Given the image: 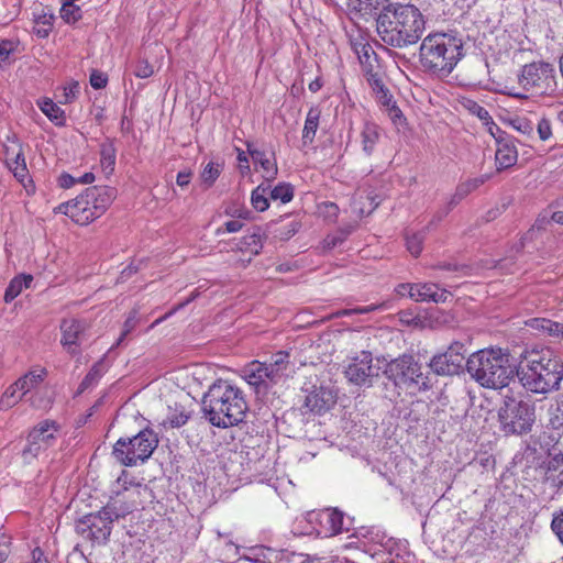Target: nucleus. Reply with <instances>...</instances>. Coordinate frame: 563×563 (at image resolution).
<instances>
[{"label":"nucleus","instance_id":"nucleus-1","mask_svg":"<svg viewBox=\"0 0 563 563\" xmlns=\"http://www.w3.org/2000/svg\"><path fill=\"white\" fill-rule=\"evenodd\" d=\"M424 27L422 13L412 4L388 3L376 18V31L380 40L397 48L416 44Z\"/></svg>","mask_w":563,"mask_h":563},{"label":"nucleus","instance_id":"nucleus-2","mask_svg":"<svg viewBox=\"0 0 563 563\" xmlns=\"http://www.w3.org/2000/svg\"><path fill=\"white\" fill-rule=\"evenodd\" d=\"M247 404L243 391L228 380L213 383L202 398V412L214 427L238 426L245 418Z\"/></svg>","mask_w":563,"mask_h":563},{"label":"nucleus","instance_id":"nucleus-3","mask_svg":"<svg viewBox=\"0 0 563 563\" xmlns=\"http://www.w3.org/2000/svg\"><path fill=\"white\" fill-rule=\"evenodd\" d=\"M521 385L534 394H548L560 388L563 364L551 351H527L516 371Z\"/></svg>","mask_w":563,"mask_h":563},{"label":"nucleus","instance_id":"nucleus-4","mask_svg":"<svg viewBox=\"0 0 563 563\" xmlns=\"http://www.w3.org/2000/svg\"><path fill=\"white\" fill-rule=\"evenodd\" d=\"M419 57L424 71L444 78L463 57L462 40L448 33L429 34L422 40Z\"/></svg>","mask_w":563,"mask_h":563},{"label":"nucleus","instance_id":"nucleus-5","mask_svg":"<svg viewBox=\"0 0 563 563\" xmlns=\"http://www.w3.org/2000/svg\"><path fill=\"white\" fill-rule=\"evenodd\" d=\"M509 357V353L503 349L481 350L467 358L466 368L481 386L492 389L504 388L515 375Z\"/></svg>","mask_w":563,"mask_h":563},{"label":"nucleus","instance_id":"nucleus-6","mask_svg":"<svg viewBox=\"0 0 563 563\" xmlns=\"http://www.w3.org/2000/svg\"><path fill=\"white\" fill-rule=\"evenodd\" d=\"M114 197V188L93 186L87 188L75 199L60 203L55 210L58 213L69 217L79 225H87L107 211Z\"/></svg>","mask_w":563,"mask_h":563},{"label":"nucleus","instance_id":"nucleus-7","mask_svg":"<svg viewBox=\"0 0 563 563\" xmlns=\"http://www.w3.org/2000/svg\"><path fill=\"white\" fill-rule=\"evenodd\" d=\"M158 445V437L151 429H143L132 438H120L113 445L112 454L124 466L146 462Z\"/></svg>","mask_w":563,"mask_h":563},{"label":"nucleus","instance_id":"nucleus-8","mask_svg":"<svg viewBox=\"0 0 563 563\" xmlns=\"http://www.w3.org/2000/svg\"><path fill=\"white\" fill-rule=\"evenodd\" d=\"M518 82L531 95L552 96L558 90L555 67L543 60L526 64L518 75Z\"/></svg>","mask_w":563,"mask_h":563},{"label":"nucleus","instance_id":"nucleus-9","mask_svg":"<svg viewBox=\"0 0 563 563\" xmlns=\"http://www.w3.org/2000/svg\"><path fill=\"white\" fill-rule=\"evenodd\" d=\"M500 428L505 434L528 433L534 422V408L522 400L508 398L498 411Z\"/></svg>","mask_w":563,"mask_h":563},{"label":"nucleus","instance_id":"nucleus-10","mask_svg":"<svg viewBox=\"0 0 563 563\" xmlns=\"http://www.w3.org/2000/svg\"><path fill=\"white\" fill-rule=\"evenodd\" d=\"M384 373L398 386L417 387L419 390H428L431 387L429 377L423 375L421 365L412 355L404 354L390 361Z\"/></svg>","mask_w":563,"mask_h":563},{"label":"nucleus","instance_id":"nucleus-11","mask_svg":"<svg viewBox=\"0 0 563 563\" xmlns=\"http://www.w3.org/2000/svg\"><path fill=\"white\" fill-rule=\"evenodd\" d=\"M121 515L110 505L103 507L98 512H91L84 516L76 526V530L84 538L98 544L104 543L112 529V522Z\"/></svg>","mask_w":563,"mask_h":563},{"label":"nucleus","instance_id":"nucleus-12","mask_svg":"<svg viewBox=\"0 0 563 563\" xmlns=\"http://www.w3.org/2000/svg\"><path fill=\"white\" fill-rule=\"evenodd\" d=\"M59 426L53 420H44L36 424L27 435V444L22 451V457L31 463L41 452L54 445Z\"/></svg>","mask_w":563,"mask_h":563},{"label":"nucleus","instance_id":"nucleus-13","mask_svg":"<svg viewBox=\"0 0 563 563\" xmlns=\"http://www.w3.org/2000/svg\"><path fill=\"white\" fill-rule=\"evenodd\" d=\"M464 360V344L453 342L444 353L437 354L430 360L429 367L437 375L451 376L460 373Z\"/></svg>","mask_w":563,"mask_h":563},{"label":"nucleus","instance_id":"nucleus-14","mask_svg":"<svg viewBox=\"0 0 563 563\" xmlns=\"http://www.w3.org/2000/svg\"><path fill=\"white\" fill-rule=\"evenodd\" d=\"M243 378L255 388L257 393L265 391L277 384V371L269 368L267 363L253 361L242 369Z\"/></svg>","mask_w":563,"mask_h":563},{"label":"nucleus","instance_id":"nucleus-15","mask_svg":"<svg viewBox=\"0 0 563 563\" xmlns=\"http://www.w3.org/2000/svg\"><path fill=\"white\" fill-rule=\"evenodd\" d=\"M372 362L371 352L362 351L345 368L344 373L349 382L357 386L371 385L372 377L377 375Z\"/></svg>","mask_w":563,"mask_h":563},{"label":"nucleus","instance_id":"nucleus-16","mask_svg":"<svg viewBox=\"0 0 563 563\" xmlns=\"http://www.w3.org/2000/svg\"><path fill=\"white\" fill-rule=\"evenodd\" d=\"M62 345L71 354H78V346L85 339L86 324L77 319H65L60 324Z\"/></svg>","mask_w":563,"mask_h":563},{"label":"nucleus","instance_id":"nucleus-17","mask_svg":"<svg viewBox=\"0 0 563 563\" xmlns=\"http://www.w3.org/2000/svg\"><path fill=\"white\" fill-rule=\"evenodd\" d=\"M4 161L14 177L23 183L29 175L22 145L15 140H8L4 145Z\"/></svg>","mask_w":563,"mask_h":563},{"label":"nucleus","instance_id":"nucleus-18","mask_svg":"<svg viewBox=\"0 0 563 563\" xmlns=\"http://www.w3.org/2000/svg\"><path fill=\"white\" fill-rule=\"evenodd\" d=\"M451 296L450 291L440 288L437 284H415L410 287V298L415 301L445 302Z\"/></svg>","mask_w":563,"mask_h":563},{"label":"nucleus","instance_id":"nucleus-19","mask_svg":"<svg viewBox=\"0 0 563 563\" xmlns=\"http://www.w3.org/2000/svg\"><path fill=\"white\" fill-rule=\"evenodd\" d=\"M246 148L253 163L261 166L265 180L271 181L275 179L278 173L275 159L269 158L264 151L256 148L253 143H247Z\"/></svg>","mask_w":563,"mask_h":563},{"label":"nucleus","instance_id":"nucleus-20","mask_svg":"<svg viewBox=\"0 0 563 563\" xmlns=\"http://www.w3.org/2000/svg\"><path fill=\"white\" fill-rule=\"evenodd\" d=\"M518 159V152L515 144L507 139L497 140L495 161L497 169H506L514 166Z\"/></svg>","mask_w":563,"mask_h":563},{"label":"nucleus","instance_id":"nucleus-21","mask_svg":"<svg viewBox=\"0 0 563 563\" xmlns=\"http://www.w3.org/2000/svg\"><path fill=\"white\" fill-rule=\"evenodd\" d=\"M344 515L338 509H325L319 514V522L325 536H335L344 530Z\"/></svg>","mask_w":563,"mask_h":563},{"label":"nucleus","instance_id":"nucleus-22","mask_svg":"<svg viewBox=\"0 0 563 563\" xmlns=\"http://www.w3.org/2000/svg\"><path fill=\"white\" fill-rule=\"evenodd\" d=\"M388 3V0H347L346 5L351 13L367 18L378 15V11H384Z\"/></svg>","mask_w":563,"mask_h":563},{"label":"nucleus","instance_id":"nucleus-23","mask_svg":"<svg viewBox=\"0 0 563 563\" xmlns=\"http://www.w3.org/2000/svg\"><path fill=\"white\" fill-rule=\"evenodd\" d=\"M45 376L46 371L44 368L30 371L14 382L15 387L19 388L24 397H26L29 394H33L37 390V387L43 383Z\"/></svg>","mask_w":563,"mask_h":563},{"label":"nucleus","instance_id":"nucleus-24","mask_svg":"<svg viewBox=\"0 0 563 563\" xmlns=\"http://www.w3.org/2000/svg\"><path fill=\"white\" fill-rule=\"evenodd\" d=\"M305 405L309 410L321 413L329 410L331 406L334 405V398L330 391L321 388L310 393L306 397Z\"/></svg>","mask_w":563,"mask_h":563},{"label":"nucleus","instance_id":"nucleus-25","mask_svg":"<svg viewBox=\"0 0 563 563\" xmlns=\"http://www.w3.org/2000/svg\"><path fill=\"white\" fill-rule=\"evenodd\" d=\"M532 329L540 331L551 338L563 340V323L547 319V318H534L528 323Z\"/></svg>","mask_w":563,"mask_h":563},{"label":"nucleus","instance_id":"nucleus-26","mask_svg":"<svg viewBox=\"0 0 563 563\" xmlns=\"http://www.w3.org/2000/svg\"><path fill=\"white\" fill-rule=\"evenodd\" d=\"M41 111L56 125H64L66 121L64 110L52 99L43 98L37 101Z\"/></svg>","mask_w":563,"mask_h":563},{"label":"nucleus","instance_id":"nucleus-27","mask_svg":"<svg viewBox=\"0 0 563 563\" xmlns=\"http://www.w3.org/2000/svg\"><path fill=\"white\" fill-rule=\"evenodd\" d=\"M222 170L223 163L218 161H210L209 163H207L199 175L200 184L203 187V189L211 188L219 178V176L221 175Z\"/></svg>","mask_w":563,"mask_h":563},{"label":"nucleus","instance_id":"nucleus-28","mask_svg":"<svg viewBox=\"0 0 563 563\" xmlns=\"http://www.w3.org/2000/svg\"><path fill=\"white\" fill-rule=\"evenodd\" d=\"M32 282L33 277L31 275H22L14 277L5 289L3 297L4 301L8 303L14 300L24 288L30 287Z\"/></svg>","mask_w":563,"mask_h":563},{"label":"nucleus","instance_id":"nucleus-29","mask_svg":"<svg viewBox=\"0 0 563 563\" xmlns=\"http://www.w3.org/2000/svg\"><path fill=\"white\" fill-rule=\"evenodd\" d=\"M320 119V110L318 108H311L306 117L305 125L302 130V141L305 144L312 143L314 140Z\"/></svg>","mask_w":563,"mask_h":563},{"label":"nucleus","instance_id":"nucleus-30","mask_svg":"<svg viewBox=\"0 0 563 563\" xmlns=\"http://www.w3.org/2000/svg\"><path fill=\"white\" fill-rule=\"evenodd\" d=\"M363 151L371 155L379 140V129L375 123L366 122L361 133Z\"/></svg>","mask_w":563,"mask_h":563},{"label":"nucleus","instance_id":"nucleus-31","mask_svg":"<svg viewBox=\"0 0 563 563\" xmlns=\"http://www.w3.org/2000/svg\"><path fill=\"white\" fill-rule=\"evenodd\" d=\"M353 49L358 56V59L363 65L364 69L374 68L373 62L376 60V54L371 44L363 41L353 42Z\"/></svg>","mask_w":563,"mask_h":563},{"label":"nucleus","instance_id":"nucleus-32","mask_svg":"<svg viewBox=\"0 0 563 563\" xmlns=\"http://www.w3.org/2000/svg\"><path fill=\"white\" fill-rule=\"evenodd\" d=\"M488 175H481L461 183L455 190L454 199L457 201L464 199L472 191L484 185L488 180Z\"/></svg>","mask_w":563,"mask_h":563},{"label":"nucleus","instance_id":"nucleus-33","mask_svg":"<svg viewBox=\"0 0 563 563\" xmlns=\"http://www.w3.org/2000/svg\"><path fill=\"white\" fill-rule=\"evenodd\" d=\"M54 15L49 12H42L35 15L33 32L41 38L48 36L53 29Z\"/></svg>","mask_w":563,"mask_h":563},{"label":"nucleus","instance_id":"nucleus-34","mask_svg":"<svg viewBox=\"0 0 563 563\" xmlns=\"http://www.w3.org/2000/svg\"><path fill=\"white\" fill-rule=\"evenodd\" d=\"M106 373V366L102 360L93 364L88 374L85 376L79 385V390L84 391L87 388L92 387Z\"/></svg>","mask_w":563,"mask_h":563},{"label":"nucleus","instance_id":"nucleus-35","mask_svg":"<svg viewBox=\"0 0 563 563\" xmlns=\"http://www.w3.org/2000/svg\"><path fill=\"white\" fill-rule=\"evenodd\" d=\"M269 191V186L264 184L257 186L251 195V203L253 208L260 212H263L268 209L269 202L267 198V194Z\"/></svg>","mask_w":563,"mask_h":563},{"label":"nucleus","instance_id":"nucleus-36","mask_svg":"<svg viewBox=\"0 0 563 563\" xmlns=\"http://www.w3.org/2000/svg\"><path fill=\"white\" fill-rule=\"evenodd\" d=\"M23 397L19 388L15 387V383H13L2 394L0 398V409L8 410L14 407Z\"/></svg>","mask_w":563,"mask_h":563},{"label":"nucleus","instance_id":"nucleus-37","mask_svg":"<svg viewBox=\"0 0 563 563\" xmlns=\"http://www.w3.org/2000/svg\"><path fill=\"white\" fill-rule=\"evenodd\" d=\"M272 200H279L283 203H287L294 198V187L290 184L282 183L269 191Z\"/></svg>","mask_w":563,"mask_h":563},{"label":"nucleus","instance_id":"nucleus-38","mask_svg":"<svg viewBox=\"0 0 563 563\" xmlns=\"http://www.w3.org/2000/svg\"><path fill=\"white\" fill-rule=\"evenodd\" d=\"M60 18L66 23H75L81 19V9L70 1H65L60 8Z\"/></svg>","mask_w":563,"mask_h":563},{"label":"nucleus","instance_id":"nucleus-39","mask_svg":"<svg viewBox=\"0 0 563 563\" xmlns=\"http://www.w3.org/2000/svg\"><path fill=\"white\" fill-rule=\"evenodd\" d=\"M289 354L287 352L280 351L274 355L273 361L267 364L271 369L274 372L277 371V382H279L285 375V371L287 368Z\"/></svg>","mask_w":563,"mask_h":563},{"label":"nucleus","instance_id":"nucleus-40","mask_svg":"<svg viewBox=\"0 0 563 563\" xmlns=\"http://www.w3.org/2000/svg\"><path fill=\"white\" fill-rule=\"evenodd\" d=\"M461 104L465 110H467L471 114L477 117L482 122L487 121L489 119V112L484 107L478 104L475 100L464 98L461 101Z\"/></svg>","mask_w":563,"mask_h":563},{"label":"nucleus","instance_id":"nucleus-41","mask_svg":"<svg viewBox=\"0 0 563 563\" xmlns=\"http://www.w3.org/2000/svg\"><path fill=\"white\" fill-rule=\"evenodd\" d=\"M101 165L102 167L109 172H112L115 165V151L111 144H103L101 146Z\"/></svg>","mask_w":563,"mask_h":563},{"label":"nucleus","instance_id":"nucleus-42","mask_svg":"<svg viewBox=\"0 0 563 563\" xmlns=\"http://www.w3.org/2000/svg\"><path fill=\"white\" fill-rule=\"evenodd\" d=\"M510 125L519 133L532 136L534 131V124L525 117H516L510 120Z\"/></svg>","mask_w":563,"mask_h":563},{"label":"nucleus","instance_id":"nucleus-43","mask_svg":"<svg viewBox=\"0 0 563 563\" xmlns=\"http://www.w3.org/2000/svg\"><path fill=\"white\" fill-rule=\"evenodd\" d=\"M384 307H385V303L383 302L379 305H369V306L357 307V308H353V309H342V310L336 311L333 314V317L341 318V317H347V316H352V314H364V313H369V312L383 309Z\"/></svg>","mask_w":563,"mask_h":563},{"label":"nucleus","instance_id":"nucleus-44","mask_svg":"<svg viewBox=\"0 0 563 563\" xmlns=\"http://www.w3.org/2000/svg\"><path fill=\"white\" fill-rule=\"evenodd\" d=\"M80 86L77 81H71L63 87V93L59 97V102L67 104L73 102L79 95Z\"/></svg>","mask_w":563,"mask_h":563},{"label":"nucleus","instance_id":"nucleus-45","mask_svg":"<svg viewBox=\"0 0 563 563\" xmlns=\"http://www.w3.org/2000/svg\"><path fill=\"white\" fill-rule=\"evenodd\" d=\"M189 416L185 412V410L177 411L175 409L174 412H170L166 420L164 421V426H168L170 428H179L188 421Z\"/></svg>","mask_w":563,"mask_h":563},{"label":"nucleus","instance_id":"nucleus-46","mask_svg":"<svg viewBox=\"0 0 563 563\" xmlns=\"http://www.w3.org/2000/svg\"><path fill=\"white\" fill-rule=\"evenodd\" d=\"M367 200V207L358 206L361 205V201H357V199L353 198L351 202V210L352 213H356L358 217H363L364 214H369L378 205V202L375 201L374 198H366Z\"/></svg>","mask_w":563,"mask_h":563},{"label":"nucleus","instance_id":"nucleus-47","mask_svg":"<svg viewBox=\"0 0 563 563\" xmlns=\"http://www.w3.org/2000/svg\"><path fill=\"white\" fill-rule=\"evenodd\" d=\"M551 221H553V222H555L558 224L563 225V211H555V212H553L551 214L550 219H547L545 216H543L542 218H539L537 220V223L532 227V229L530 230V232L528 234L529 235L534 234L536 230H540L543 224H548Z\"/></svg>","mask_w":563,"mask_h":563},{"label":"nucleus","instance_id":"nucleus-48","mask_svg":"<svg viewBox=\"0 0 563 563\" xmlns=\"http://www.w3.org/2000/svg\"><path fill=\"white\" fill-rule=\"evenodd\" d=\"M551 424L555 430L563 432V394L558 398L556 408L551 418Z\"/></svg>","mask_w":563,"mask_h":563},{"label":"nucleus","instance_id":"nucleus-49","mask_svg":"<svg viewBox=\"0 0 563 563\" xmlns=\"http://www.w3.org/2000/svg\"><path fill=\"white\" fill-rule=\"evenodd\" d=\"M16 48V44L10 40H0V66L9 62L10 55Z\"/></svg>","mask_w":563,"mask_h":563},{"label":"nucleus","instance_id":"nucleus-50","mask_svg":"<svg viewBox=\"0 0 563 563\" xmlns=\"http://www.w3.org/2000/svg\"><path fill=\"white\" fill-rule=\"evenodd\" d=\"M133 73L137 78L145 79L154 74V67L146 59H140L136 62Z\"/></svg>","mask_w":563,"mask_h":563},{"label":"nucleus","instance_id":"nucleus-51","mask_svg":"<svg viewBox=\"0 0 563 563\" xmlns=\"http://www.w3.org/2000/svg\"><path fill=\"white\" fill-rule=\"evenodd\" d=\"M366 71V75H367V81L369 84V86L378 91V92H383L384 96H386V89H385V86L383 84V80L380 78V76L375 73L373 70V68H367V69H364Z\"/></svg>","mask_w":563,"mask_h":563},{"label":"nucleus","instance_id":"nucleus-52","mask_svg":"<svg viewBox=\"0 0 563 563\" xmlns=\"http://www.w3.org/2000/svg\"><path fill=\"white\" fill-rule=\"evenodd\" d=\"M551 529L563 544V510L553 514Z\"/></svg>","mask_w":563,"mask_h":563},{"label":"nucleus","instance_id":"nucleus-53","mask_svg":"<svg viewBox=\"0 0 563 563\" xmlns=\"http://www.w3.org/2000/svg\"><path fill=\"white\" fill-rule=\"evenodd\" d=\"M537 131L540 140L547 141L552 136V126L550 120L542 118L537 124Z\"/></svg>","mask_w":563,"mask_h":563},{"label":"nucleus","instance_id":"nucleus-54","mask_svg":"<svg viewBox=\"0 0 563 563\" xmlns=\"http://www.w3.org/2000/svg\"><path fill=\"white\" fill-rule=\"evenodd\" d=\"M11 552V538L0 532V563H3Z\"/></svg>","mask_w":563,"mask_h":563},{"label":"nucleus","instance_id":"nucleus-55","mask_svg":"<svg viewBox=\"0 0 563 563\" xmlns=\"http://www.w3.org/2000/svg\"><path fill=\"white\" fill-rule=\"evenodd\" d=\"M107 84H108V77L106 74L98 71V70H93L90 74V85L92 88L102 89L107 86Z\"/></svg>","mask_w":563,"mask_h":563},{"label":"nucleus","instance_id":"nucleus-56","mask_svg":"<svg viewBox=\"0 0 563 563\" xmlns=\"http://www.w3.org/2000/svg\"><path fill=\"white\" fill-rule=\"evenodd\" d=\"M30 405L34 408L43 409L48 405V400L44 399V395L40 390H35L31 396L26 399Z\"/></svg>","mask_w":563,"mask_h":563},{"label":"nucleus","instance_id":"nucleus-57","mask_svg":"<svg viewBox=\"0 0 563 563\" xmlns=\"http://www.w3.org/2000/svg\"><path fill=\"white\" fill-rule=\"evenodd\" d=\"M483 124L487 128L488 133L497 141L498 139H507L505 132L494 122L489 115L487 121H483Z\"/></svg>","mask_w":563,"mask_h":563},{"label":"nucleus","instance_id":"nucleus-58","mask_svg":"<svg viewBox=\"0 0 563 563\" xmlns=\"http://www.w3.org/2000/svg\"><path fill=\"white\" fill-rule=\"evenodd\" d=\"M58 186L68 189L78 184V177H75L68 173H62L57 179Z\"/></svg>","mask_w":563,"mask_h":563},{"label":"nucleus","instance_id":"nucleus-59","mask_svg":"<svg viewBox=\"0 0 563 563\" xmlns=\"http://www.w3.org/2000/svg\"><path fill=\"white\" fill-rule=\"evenodd\" d=\"M354 225H349L346 229L340 230L338 235L331 238V241L328 242V246L332 244L335 246L336 244H341L345 241V238L353 231Z\"/></svg>","mask_w":563,"mask_h":563},{"label":"nucleus","instance_id":"nucleus-60","mask_svg":"<svg viewBox=\"0 0 563 563\" xmlns=\"http://www.w3.org/2000/svg\"><path fill=\"white\" fill-rule=\"evenodd\" d=\"M136 312H132L131 316L125 320L124 322V325H123V331H122V334L119 339V342L118 344L123 340V338L125 335H128L136 325V317H135Z\"/></svg>","mask_w":563,"mask_h":563},{"label":"nucleus","instance_id":"nucleus-61","mask_svg":"<svg viewBox=\"0 0 563 563\" xmlns=\"http://www.w3.org/2000/svg\"><path fill=\"white\" fill-rule=\"evenodd\" d=\"M191 176H192V173L191 170L189 169H184V170H180L178 174H177V177H176V184L179 186V187H186L189 185L190 180H191Z\"/></svg>","mask_w":563,"mask_h":563},{"label":"nucleus","instance_id":"nucleus-62","mask_svg":"<svg viewBox=\"0 0 563 563\" xmlns=\"http://www.w3.org/2000/svg\"><path fill=\"white\" fill-rule=\"evenodd\" d=\"M551 483L558 493H563V468L551 477Z\"/></svg>","mask_w":563,"mask_h":563},{"label":"nucleus","instance_id":"nucleus-63","mask_svg":"<svg viewBox=\"0 0 563 563\" xmlns=\"http://www.w3.org/2000/svg\"><path fill=\"white\" fill-rule=\"evenodd\" d=\"M238 161L240 162V168H241L242 173H244V170H246V172L250 170L249 158H247V154L245 152L239 151Z\"/></svg>","mask_w":563,"mask_h":563},{"label":"nucleus","instance_id":"nucleus-64","mask_svg":"<svg viewBox=\"0 0 563 563\" xmlns=\"http://www.w3.org/2000/svg\"><path fill=\"white\" fill-rule=\"evenodd\" d=\"M227 232H238L242 228V222L240 220H230L224 223Z\"/></svg>","mask_w":563,"mask_h":563}]
</instances>
